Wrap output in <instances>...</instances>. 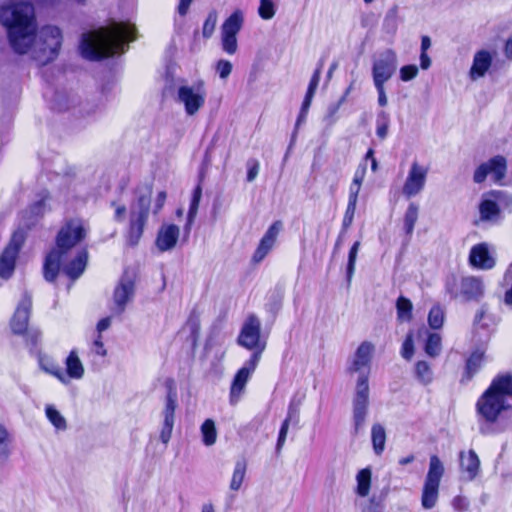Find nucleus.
Here are the masks:
<instances>
[{
    "label": "nucleus",
    "mask_w": 512,
    "mask_h": 512,
    "mask_svg": "<svg viewBox=\"0 0 512 512\" xmlns=\"http://www.w3.org/2000/svg\"><path fill=\"white\" fill-rule=\"evenodd\" d=\"M0 24L6 29L7 39L17 54L31 53L39 64L53 61L62 45V33L57 26L45 25L37 29L34 5L16 1L0 7Z\"/></svg>",
    "instance_id": "nucleus-1"
},
{
    "label": "nucleus",
    "mask_w": 512,
    "mask_h": 512,
    "mask_svg": "<svg viewBox=\"0 0 512 512\" xmlns=\"http://www.w3.org/2000/svg\"><path fill=\"white\" fill-rule=\"evenodd\" d=\"M136 39V28L127 22L111 21L109 25L82 34L81 55L92 61L122 54L127 44Z\"/></svg>",
    "instance_id": "nucleus-2"
},
{
    "label": "nucleus",
    "mask_w": 512,
    "mask_h": 512,
    "mask_svg": "<svg viewBox=\"0 0 512 512\" xmlns=\"http://www.w3.org/2000/svg\"><path fill=\"white\" fill-rule=\"evenodd\" d=\"M373 345L369 342H363L357 348L352 362L351 370L360 372L357 380L356 392L352 401V419L354 431L357 435L363 430L369 409V385L368 376L362 372L369 366Z\"/></svg>",
    "instance_id": "nucleus-3"
},
{
    "label": "nucleus",
    "mask_w": 512,
    "mask_h": 512,
    "mask_svg": "<svg viewBox=\"0 0 512 512\" xmlns=\"http://www.w3.org/2000/svg\"><path fill=\"white\" fill-rule=\"evenodd\" d=\"M86 234L87 229L78 218L67 220L60 228L56 237V247L48 253L44 262V278L47 281H55L62 259L86 237Z\"/></svg>",
    "instance_id": "nucleus-4"
},
{
    "label": "nucleus",
    "mask_w": 512,
    "mask_h": 512,
    "mask_svg": "<svg viewBox=\"0 0 512 512\" xmlns=\"http://www.w3.org/2000/svg\"><path fill=\"white\" fill-rule=\"evenodd\" d=\"M476 406L481 417L487 422H495L501 412L512 407V375L497 376Z\"/></svg>",
    "instance_id": "nucleus-5"
},
{
    "label": "nucleus",
    "mask_w": 512,
    "mask_h": 512,
    "mask_svg": "<svg viewBox=\"0 0 512 512\" xmlns=\"http://www.w3.org/2000/svg\"><path fill=\"white\" fill-rule=\"evenodd\" d=\"M151 205V191L147 190L137 196L130 207L127 242L131 246L138 244L147 223Z\"/></svg>",
    "instance_id": "nucleus-6"
},
{
    "label": "nucleus",
    "mask_w": 512,
    "mask_h": 512,
    "mask_svg": "<svg viewBox=\"0 0 512 512\" xmlns=\"http://www.w3.org/2000/svg\"><path fill=\"white\" fill-rule=\"evenodd\" d=\"M445 289L452 299L478 302L484 296L485 285L482 278L477 276H466L458 280L452 275L446 279Z\"/></svg>",
    "instance_id": "nucleus-7"
},
{
    "label": "nucleus",
    "mask_w": 512,
    "mask_h": 512,
    "mask_svg": "<svg viewBox=\"0 0 512 512\" xmlns=\"http://www.w3.org/2000/svg\"><path fill=\"white\" fill-rule=\"evenodd\" d=\"M207 90L205 83L199 80L192 85L182 84L178 87L176 101L184 106L188 116L196 115L205 105Z\"/></svg>",
    "instance_id": "nucleus-8"
},
{
    "label": "nucleus",
    "mask_w": 512,
    "mask_h": 512,
    "mask_svg": "<svg viewBox=\"0 0 512 512\" xmlns=\"http://www.w3.org/2000/svg\"><path fill=\"white\" fill-rule=\"evenodd\" d=\"M444 474V466L436 455L430 457L429 470L425 479L422 506L425 509H431L435 506L438 499V489L440 480Z\"/></svg>",
    "instance_id": "nucleus-9"
},
{
    "label": "nucleus",
    "mask_w": 512,
    "mask_h": 512,
    "mask_svg": "<svg viewBox=\"0 0 512 512\" xmlns=\"http://www.w3.org/2000/svg\"><path fill=\"white\" fill-rule=\"evenodd\" d=\"M260 331V320L257 316L252 314L245 320L238 336L239 345L249 350H254V352H259V358L265 349V342L260 341Z\"/></svg>",
    "instance_id": "nucleus-10"
},
{
    "label": "nucleus",
    "mask_w": 512,
    "mask_h": 512,
    "mask_svg": "<svg viewBox=\"0 0 512 512\" xmlns=\"http://www.w3.org/2000/svg\"><path fill=\"white\" fill-rule=\"evenodd\" d=\"M397 55L394 50L380 52L373 61L372 76L374 84H385L397 69Z\"/></svg>",
    "instance_id": "nucleus-11"
},
{
    "label": "nucleus",
    "mask_w": 512,
    "mask_h": 512,
    "mask_svg": "<svg viewBox=\"0 0 512 512\" xmlns=\"http://www.w3.org/2000/svg\"><path fill=\"white\" fill-rule=\"evenodd\" d=\"M24 243L23 231H16L13 233L9 244L4 249L0 256V277L9 279L15 269V262L18 253Z\"/></svg>",
    "instance_id": "nucleus-12"
},
{
    "label": "nucleus",
    "mask_w": 512,
    "mask_h": 512,
    "mask_svg": "<svg viewBox=\"0 0 512 512\" xmlns=\"http://www.w3.org/2000/svg\"><path fill=\"white\" fill-rule=\"evenodd\" d=\"M178 395L173 384L168 385L165 406L162 411L163 424L160 431V440L163 444H167L172 435L175 423V410L177 408Z\"/></svg>",
    "instance_id": "nucleus-13"
},
{
    "label": "nucleus",
    "mask_w": 512,
    "mask_h": 512,
    "mask_svg": "<svg viewBox=\"0 0 512 512\" xmlns=\"http://www.w3.org/2000/svg\"><path fill=\"white\" fill-rule=\"evenodd\" d=\"M135 294V281L134 275L125 272L118 285L116 286L113 294V303L112 311L116 315L122 314L126 305L132 301Z\"/></svg>",
    "instance_id": "nucleus-14"
},
{
    "label": "nucleus",
    "mask_w": 512,
    "mask_h": 512,
    "mask_svg": "<svg viewBox=\"0 0 512 512\" xmlns=\"http://www.w3.org/2000/svg\"><path fill=\"white\" fill-rule=\"evenodd\" d=\"M507 172V161L505 157L497 155L482 163L474 172L473 180L475 183H482L488 175H491L495 182L504 179Z\"/></svg>",
    "instance_id": "nucleus-15"
},
{
    "label": "nucleus",
    "mask_w": 512,
    "mask_h": 512,
    "mask_svg": "<svg viewBox=\"0 0 512 512\" xmlns=\"http://www.w3.org/2000/svg\"><path fill=\"white\" fill-rule=\"evenodd\" d=\"M258 362L259 352H253L250 359L246 361L244 366L236 373L230 389V402L232 404H235L239 400L246 383L255 371Z\"/></svg>",
    "instance_id": "nucleus-16"
},
{
    "label": "nucleus",
    "mask_w": 512,
    "mask_h": 512,
    "mask_svg": "<svg viewBox=\"0 0 512 512\" xmlns=\"http://www.w3.org/2000/svg\"><path fill=\"white\" fill-rule=\"evenodd\" d=\"M31 309L32 296L28 292H25L10 321V326L14 334L22 335L27 330Z\"/></svg>",
    "instance_id": "nucleus-17"
},
{
    "label": "nucleus",
    "mask_w": 512,
    "mask_h": 512,
    "mask_svg": "<svg viewBox=\"0 0 512 512\" xmlns=\"http://www.w3.org/2000/svg\"><path fill=\"white\" fill-rule=\"evenodd\" d=\"M427 173V168L413 162L403 185V194L408 198L419 194L425 186Z\"/></svg>",
    "instance_id": "nucleus-18"
},
{
    "label": "nucleus",
    "mask_w": 512,
    "mask_h": 512,
    "mask_svg": "<svg viewBox=\"0 0 512 512\" xmlns=\"http://www.w3.org/2000/svg\"><path fill=\"white\" fill-rule=\"evenodd\" d=\"M469 264L479 270H490L496 264L494 255L486 242L474 245L469 253Z\"/></svg>",
    "instance_id": "nucleus-19"
},
{
    "label": "nucleus",
    "mask_w": 512,
    "mask_h": 512,
    "mask_svg": "<svg viewBox=\"0 0 512 512\" xmlns=\"http://www.w3.org/2000/svg\"><path fill=\"white\" fill-rule=\"evenodd\" d=\"M489 196L493 199H483L479 205L480 220L484 222H496L500 216L498 202H502L506 196L503 191H491Z\"/></svg>",
    "instance_id": "nucleus-20"
},
{
    "label": "nucleus",
    "mask_w": 512,
    "mask_h": 512,
    "mask_svg": "<svg viewBox=\"0 0 512 512\" xmlns=\"http://www.w3.org/2000/svg\"><path fill=\"white\" fill-rule=\"evenodd\" d=\"M282 229V222L275 221L265 232L264 236L260 240V243L253 254V261L255 263L261 262L266 255L273 248L276 239Z\"/></svg>",
    "instance_id": "nucleus-21"
},
{
    "label": "nucleus",
    "mask_w": 512,
    "mask_h": 512,
    "mask_svg": "<svg viewBox=\"0 0 512 512\" xmlns=\"http://www.w3.org/2000/svg\"><path fill=\"white\" fill-rule=\"evenodd\" d=\"M68 254L62 259L60 263V267L62 266L64 273L72 280H76L79 278L84 272L87 260L88 253L86 250L79 251L76 256L67 262Z\"/></svg>",
    "instance_id": "nucleus-22"
},
{
    "label": "nucleus",
    "mask_w": 512,
    "mask_h": 512,
    "mask_svg": "<svg viewBox=\"0 0 512 512\" xmlns=\"http://www.w3.org/2000/svg\"><path fill=\"white\" fill-rule=\"evenodd\" d=\"M493 55L490 51L481 49L474 54L469 77L472 81L485 76L492 65Z\"/></svg>",
    "instance_id": "nucleus-23"
},
{
    "label": "nucleus",
    "mask_w": 512,
    "mask_h": 512,
    "mask_svg": "<svg viewBox=\"0 0 512 512\" xmlns=\"http://www.w3.org/2000/svg\"><path fill=\"white\" fill-rule=\"evenodd\" d=\"M180 229L177 225H162L157 233L156 246L161 252L173 249L179 238Z\"/></svg>",
    "instance_id": "nucleus-24"
},
{
    "label": "nucleus",
    "mask_w": 512,
    "mask_h": 512,
    "mask_svg": "<svg viewBox=\"0 0 512 512\" xmlns=\"http://www.w3.org/2000/svg\"><path fill=\"white\" fill-rule=\"evenodd\" d=\"M460 467L463 473L466 474L465 478L469 481L475 479L480 470V460L474 450L468 452H460Z\"/></svg>",
    "instance_id": "nucleus-25"
},
{
    "label": "nucleus",
    "mask_w": 512,
    "mask_h": 512,
    "mask_svg": "<svg viewBox=\"0 0 512 512\" xmlns=\"http://www.w3.org/2000/svg\"><path fill=\"white\" fill-rule=\"evenodd\" d=\"M66 376L67 378L81 379L84 375V367L80 361L77 352L72 350L66 358Z\"/></svg>",
    "instance_id": "nucleus-26"
},
{
    "label": "nucleus",
    "mask_w": 512,
    "mask_h": 512,
    "mask_svg": "<svg viewBox=\"0 0 512 512\" xmlns=\"http://www.w3.org/2000/svg\"><path fill=\"white\" fill-rule=\"evenodd\" d=\"M244 23V14L241 10H235L222 24L221 32L236 35L241 30Z\"/></svg>",
    "instance_id": "nucleus-27"
},
{
    "label": "nucleus",
    "mask_w": 512,
    "mask_h": 512,
    "mask_svg": "<svg viewBox=\"0 0 512 512\" xmlns=\"http://www.w3.org/2000/svg\"><path fill=\"white\" fill-rule=\"evenodd\" d=\"M40 367L46 373L56 377L61 383L68 384L69 380L61 366L50 358H41Z\"/></svg>",
    "instance_id": "nucleus-28"
},
{
    "label": "nucleus",
    "mask_w": 512,
    "mask_h": 512,
    "mask_svg": "<svg viewBox=\"0 0 512 512\" xmlns=\"http://www.w3.org/2000/svg\"><path fill=\"white\" fill-rule=\"evenodd\" d=\"M371 440L376 455H381L385 449L386 432L384 427L376 423L371 428Z\"/></svg>",
    "instance_id": "nucleus-29"
},
{
    "label": "nucleus",
    "mask_w": 512,
    "mask_h": 512,
    "mask_svg": "<svg viewBox=\"0 0 512 512\" xmlns=\"http://www.w3.org/2000/svg\"><path fill=\"white\" fill-rule=\"evenodd\" d=\"M13 436L7 428L0 424V461L5 462L11 455Z\"/></svg>",
    "instance_id": "nucleus-30"
},
{
    "label": "nucleus",
    "mask_w": 512,
    "mask_h": 512,
    "mask_svg": "<svg viewBox=\"0 0 512 512\" xmlns=\"http://www.w3.org/2000/svg\"><path fill=\"white\" fill-rule=\"evenodd\" d=\"M419 206L416 203H410L404 215V230L406 235L410 238L414 226L418 220Z\"/></svg>",
    "instance_id": "nucleus-31"
},
{
    "label": "nucleus",
    "mask_w": 512,
    "mask_h": 512,
    "mask_svg": "<svg viewBox=\"0 0 512 512\" xmlns=\"http://www.w3.org/2000/svg\"><path fill=\"white\" fill-rule=\"evenodd\" d=\"M356 480L357 494L361 497H366L370 491L371 470L369 468L360 470L356 476Z\"/></svg>",
    "instance_id": "nucleus-32"
},
{
    "label": "nucleus",
    "mask_w": 512,
    "mask_h": 512,
    "mask_svg": "<svg viewBox=\"0 0 512 512\" xmlns=\"http://www.w3.org/2000/svg\"><path fill=\"white\" fill-rule=\"evenodd\" d=\"M484 354L480 351L473 352L466 361L465 375L466 380H470L479 370L483 362Z\"/></svg>",
    "instance_id": "nucleus-33"
},
{
    "label": "nucleus",
    "mask_w": 512,
    "mask_h": 512,
    "mask_svg": "<svg viewBox=\"0 0 512 512\" xmlns=\"http://www.w3.org/2000/svg\"><path fill=\"white\" fill-rule=\"evenodd\" d=\"M201 197H202V188L200 185H197L192 194V199H191V203H190V207H189V211H188L187 223L185 226L186 230L190 229V226L193 223V221L197 215Z\"/></svg>",
    "instance_id": "nucleus-34"
},
{
    "label": "nucleus",
    "mask_w": 512,
    "mask_h": 512,
    "mask_svg": "<svg viewBox=\"0 0 512 512\" xmlns=\"http://www.w3.org/2000/svg\"><path fill=\"white\" fill-rule=\"evenodd\" d=\"M201 434L203 443L206 446L215 444L217 439V431L213 420L207 419L204 421V423L201 425Z\"/></svg>",
    "instance_id": "nucleus-35"
},
{
    "label": "nucleus",
    "mask_w": 512,
    "mask_h": 512,
    "mask_svg": "<svg viewBox=\"0 0 512 512\" xmlns=\"http://www.w3.org/2000/svg\"><path fill=\"white\" fill-rule=\"evenodd\" d=\"M425 353L435 358L440 355L442 350L441 337L438 333H430L424 347Z\"/></svg>",
    "instance_id": "nucleus-36"
},
{
    "label": "nucleus",
    "mask_w": 512,
    "mask_h": 512,
    "mask_svg": "<svg viewBox=\"0 0 512 512\" xmlns=\"http://www.w3.org/2000/svg\"><path fill=\"white\" fill-rule=\"evenodd\" d=\"M246 473V462L239 460L235 463L232 479L230 482V489L238 491L242 485Z\"/></svg>",
    "instance_id": "nucleus-37"
},
{
    "label": "nucleus",
    "mask_w": 512,
    "mask_h": 512,
    "mask_svg": "<svg viewBox=\"0 0 512 512\" xmlns=\"http://www.w3.org/2000/svg\"><path fill=\"white\" fill-rule=\"evenodd\" d=\"M412 303L411 301L400 296L396 301L397 316L400 321H410L412 318Z\"/></svg>",
    "instance_id": "nucleus-38"
},
{
    "label": "nucleus",
    "mask_w": 512,
    "mask_h": 512,
    "mask_svg": "<svg viewBox=\"0 0 512 512\" xmlns=\"http://www.w3.org/2000/svg\"><path fill=\"white\" fill-rule=\"evenodd\" d=\"M46 417L51 424L58 430H65L67 428L66 419L61 413L55 409L53 405H47L45 408Z\"/></svg>",
    "instance_id": "nucleus-39"
},
{
    "label": "nucleus",
    "mask_w": 512,
    "mask_h": 512,
    "mask_svg": "<svg viewBox=\"0 0 512 512\" xmlns=\"http://www.w3.org/2000/svg\"><path fill=\"white\" fill-rule=\"evenodd\" d=\"M416 378L423 384H429L433 379V372L426 361H418L415 364Z\"/></svg>",
    "instance_id": "nucleus-40"
},
{
    "label": "nucleus",
    "mask_w": 512,
    "mask_h": 512,
    "mask_svg": "<svg viewBox=\"0 0 512 512\" xmlns=\"http://www.w3.org/2000/svg\"><path fill=\"white\" fill-rule=\"evenodd\" d=\"M302 404V398L294 396L288 406L287 416L284 420L297 425L300 420V406Z\"/></svg>",
    "instance_id": "nucleus-41"
},
{
    "label": "nucleus",
    "mask_w": 512,
    "mask_h": 512,
    "mask_svg": "<svg viewBox=\"0 0 512 512\" xmlns=\"http://www.w3.org/2000/svg\"><path fill=\"white\" fill-rule=\"evenodd\" d=\"M75 103V97H70L65 92H57L53 99V109L58 111L68 110Z\"/></svg>",
    "instance_id": "nucleus-42"
},
{
    "label": "nucleus",
    "mask_w": 512,
    "mask_h": 512,
    "mask_svg": "<svg viewBox=\"0 0 512 512\" xmlns=\"http://www.w3.org/2000/svg\"><path fill=\"white\" fill-rule=\"evenodd\" d=\"M350 90L351 86L346 89L344 95L336 103H332L328 106L327 113L324 117V120L327 124L331 125L336 121V114L340 107L342 106V104L346 101V97L349 94Z\"/></svg>",
    "instance_id": "nucleus-43"
},
{
    "label": "nucleus",
    "mask_w": 512,
    "mask_h": 512,
    "mask_svg": "<svg viewBox=\"0 0 512 512\" xmlns=\"http://www.w3.org/2000/svg\"><path fill=\"white\" fill-rule=\"evenodd\" d=\"M389 122V115L385 111L378 113L376 119V134L381 140H384L388 135Z\"/></svg>",
    "instance_id": "nucleus-44"
},
{
    "label": "nucleus",
    "mask_w": 512,
    "mask_h": 512,
    "mask_svg": "<svg viewBox=\"0 0 512 512\" xmlns=\"http://www.w3.org/2000/svg\"><path fill=\"white\" fill-rule=\"evenodd\" d=\"M444 322V311L439 306H433L428 315V323L432 329H439L442 327Z\"/></svg>",
    "instance_id": "nucleus-45"
},
{
    "label": "nucleus",
    "mask_w": 512,
    "mask_h": 512,
    "mask_svg": "<svg viewBox=\"0 0 512 512\" xmlns=\"http://www.w3.org/2000/svg\"><path fill=\"white\" fill-rule=\"evenodd\" d=\"M359 247H360V242L359 241H356L350 251H349V254H348V263H347V281L350 283L351 282V279H352V276L354 274V271H355V264H356V259H357V254H358V251H359Z\"/></svg>",
    "instance_id": "nucleus-46"
},
{
    "label": "nucleus",
    "mask_w": 512,
    "mask_h": 512,
    "mask_svg": "<svg viewBox=\"0 0 512 512\" xmlns=\"http://www.w3.org/2000/svg\"><path fill=\"white\" fill-rule=\"evenodd\" d=\"M276 13V7L273 0H260L258 8L259 16L264 20H270Z\"/></svg>",
    "instance_id": "nucleus-47"
},
{
    "label": "nucleus",
    "mask_w": 512,
    "mask_h": 512,
    "mask_svg": "<svg viewBox=\"0 0 512 512\" xmlns=\"http://www.w3.org/2000/svg\"><path fill=\"white\" fill-rule=\"evenodd\" d=\"M222 49L232 55L237 51V36L221 32Z\"/></svg>",
    "instance_id": "nucleus-48"
},
{
    "label": "nucleus",
    "mask_w": 512,
    "mask_h": 512,
    "mask_svg": "<svg viewBox=\"0 0 512 512\" xmlns=\"http://www.w3.org/2000/svg\"><path fill=\"white\" fill-rule=\"evenodd\" d=\"M382 28L388 34H395L397 30V17L396 12L394 10H391L386 14L383 20Z\"/></svg>",
    "instance_id": "nucleus-49"
},
{
    "label": "nucleus",
    "mask_w": 512,
    "mask_h": 512,
    "mask_svg": "<svg viewBox=\"0 0 512 512\" xmlns=\"http://www.w3.org/2000/svg\"><path fill=\"white\" fill-rule=\"evenodd\" d=\"M217 23V14L216 12H210L203 24L202 34L203 37L209 38L213 34L215 30V26Z\"/></svg>",
    "instance_id": "nucleus-50"
},
{
    "label": "nucleus",
    "mask_w": 512,
    "mask_h": 512,
    "mask_svg": "<svg viewBox=\"0 0 512 512\" xmlns=\"http://www.w3.org/2000/svg\"><path fill=\"white\" fill-rule=\"evenodd\" d=\"M414 354V342L413 334L410 332L407 334L401 349V355L404 359L410 360Z\"/></svg>",
    "instance_id": "nucleus-51"
},
{
    "label": "nucleus",
    "mask_w": 512,
    "mask_h": 512,
    "mask_svg": "<svg viewBox=\"0 0 512 512\" xmlns=\"http://www.w3.org/2000/svg\"><path fill=\"white\" fill-rule=\"evenodd\" d=\"M356 205L357 204H355V203L347 204V208H346V211H345V214L343 217V222H342V233H345L346 230L351 226L353 219H354L355 211H356Z\"/></svg>",
    "instance_id": "nucleus-52"
},
{
    "label": "nucleus",
    "mask_w": 512,
    "mask_h": 512,
    "mask_svg": "<svg viewBox=\"0 0 512 512\" xmlns=\"http://www.w3.org/2000/svg\"><path fill=\"white\" fill-rule=\"evenodd\" d=\"M291 423L284 420L282 422V425L280 427V430H279V435H278V439H277V443H276V454H280L284 444H285V441H286V437H287V433H288V430H289V425Z\"/></svg>",
    "instance_id": "nucleus-53"
},
{
    "label": "nucleus",
    "mask_w": 512,
    "mask_h": 512,
    "mask_svg": "<svg viewBox=\"0 0 512 512\" xmlns=\"http://www.w3.org/2000/svg\"><path fill=\"white\" fill-rule=\"evenodd\" d=\"M418 67L416 65H405L400 68V79L408 82L418 75Z\"/></svg>",
    "instance_id": "nucleus-54"
},
{
    "label": "nucleus",
    "mask_w": 512,
    "mask_h": 512,
    "mask_svg": "<svg viewBox=\"0 0 512 512\" xmlns=\"http://www.w3.org/2000/svg\"><path fill=\"white\" fill-rule=\"evenodd\" d=\"M216 71L221 79H226L232 71V64L227 60H219L216 65Z\"/></svg>",
    "instance_id": "nucleus-55"
},
{
    "label": "nucleus",
    "mask_w": 512,
    "mask_h": 512,
    "mask_svg": "<svg viewBox=\"0 0 512 512\" xmlns=\"http://www.w3.org/2000/svg\"><path fill=\"white\" fill-rule=\"evenodd\" d=\"M23 335H25V340L27 344H30L33 347L37 346L41 338V332L38 329L34 328H27Z\"/></svg>",
    "instance_id": "nucleus-56"
},
{
    "label": "nucleus",
    "mask_w": 512,
    "mask_h": 512,
    "mask_svg": "<svg viewBox=\"0 0 512 512\" xmlns=\"http://www.w3.org/2000/svg\"><path fill=\"white\" fill-rule=\"evenodd\" d=\"M247 168V181L252 182L259 173V162L256 159H249L247 161Z\"/></svg>",
    "instance_id": "nucleus-57"
},
{
    "label": "nucleus",
    "mask_w": 512,
    "mask_h": 512,
    "mask_svg": "<svg viewBox=\"0 0 512 512\" xmlns=\"http://www.w3.org/2000/svg\"><path fill=\"white\" fill-rule=\"evenodd\" d=\"M321 69H322V64H320L319 67L315 70V72L310 80V83H309V86H308V89L306 92V94H309V96L310 95L314 96V94L316 92V89H317L319 81H320Z\"/></svg>",
    "instance_id": "nucleus-58"
},
{
    "label": "nucleus",
    "mask_w": 512,
    "mask_h": 512,
    "mask_svg": "<svg viewBox=\"0 0 512 512\" xmlns=\"http://www.w3.org/2000/svg\"><path fill=\"white\" fill-rule=\"evenodd\" d=\"M360 188H361L360 184L353 183V182L351 183V185L349 187L348 203H355V204H357Z\"/></svg>",
    "instance_id": "nucleus-59"
},
{
    "label": "nucleus",
    "mask_w": 512,
    "mask_h": 512,
    "mask_svg": "<svg viewBox=\"0 0 512 512\" xmlns=\"http://www.w3.org/2000/svg\"><path fill=\"white\" fill-rule=\"evenodd\" d=\"M376 90H377V93H378V104L381 106V107H384L387 105V96H386V93H385V87H384V84H374Z\"/></svg>",
    "instance_id": "nucleus-60"
},
{
    "label": "nucleus",
    "mask_w": 512,
    "mask_h": 512,
    "mask_svg": "<svg viewBox=\"0 0 512 512\" xmlns=\"http://www.w3.org/2000/svg\"><path fill=\"white\" fill-rule=\"evenodd\" d=\"M365 174H366V164L359 165L355 171L354 178H353L352 182L362 185Z\"/></svg>",
    "instance_id": "nucleus-61"
},
{
    "label": "nucleus",
    "mask_w": 512,
    "mask_h": 512,
    "mask_svg": "<svg viewBox=\"0 0 512 512\" xmlns=\"http://www.w3.org/2000/svg\"><path fill=\"white\" fill-rule=\"evenodd\" d=\"M93 352L100 356L106 355V349L104 348V344L101 340V335H98V338L93 343Z\"/></svg>",
    "instance_id": "nucleus-62"
},
{
    "label": "nucleus",
    "mask_w": 512,
    "mask_h": 512,
    "mask_svg": "<svg viewBox=\"0 0 512 512\" xmlns=\"http://www.w3.org/2000/svg\"><path fill=\"white\" fill-rule=\"evenodd\" d=\"M166 201V192L161 191L158 193L155 205H154V214H157L163 207L164 203Z\"/></svg>",
    "instance_id": "nucleus-63"
},
{
    "label": "nucleus",
    "mask_w": 512,
    "mask_h": 512,
    "mask_svg": "<svg viewBox=\"0 0 512 512\" xmlns=\"http://www.w3.org/2000/svg\"><path fill=\"white\" fill-rule=\"evenodd\" d=\"M504 54L507 59L512 60V36L505 43Z\"/></svg>",
    "instance_id": "nucleus-64"
}]
</instances>
